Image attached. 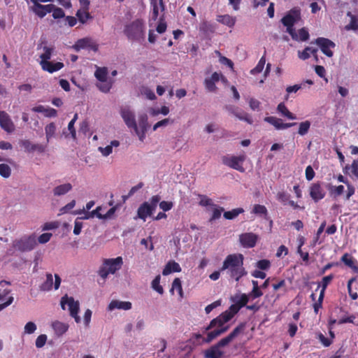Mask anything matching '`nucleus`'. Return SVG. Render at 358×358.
Listing matches in <instances>:
<instances>
[{
  "instance_id": "obj_1",
  "label": "nucleus",
  "mask_w": 358,
  "mask_h": 358,
  "mask_svg": "<svg viewBox=\"0 0 358 358\" xmlns=\"http://www.w3.org/2000/svg\"><path fill=\"white\" fill-rule=\"evenodd\" d=\"M228 270L229 276L236 281H238L241 278L245 275L247 272L243 267V256L242 254H230L228 255L224 260L222 271Z\"/></svg>"
},
{
  "instance_id": "obj_2",
  "label": "nucleus",
  "mask_w": 358,
  "mask_h": 358,
  "mask_svg": "<svg viewBox=\"0 0 358 358\" xmlns=\"http://www.w3.org/2000/svg\"><path fill=\"white\" fill-rule=\"evenodd\" d=\"M145 26L142 20L137 19L125 25L124 34L129 41H139L145 37Z\"/></svg>"
},
{
  "instance_id": "obj_3",
  "label": "nucleus",
  "mask_w": 358,
  "mask_h": 358,
  "mask_svg": "<svg viewBox=\"0 0 358 358\" xmlns=\"http://www.w3.org/2000/svg\"><path fill=\"white\" fill-rule=\"evenodd\" d=\"M123 262L121 256L115 259H104L98 273L105 280L110 273L113 274L122 267Z\"/></svg>"
},
{
  "instance_id": "obj_4",
  "label": "nucleus",
  "mask_w": 358,
  "mask_h": 358,
  "mask_svg": "<svg viewBox=\"0 0 358 358\" xmlns=\"http://www.w3.org/2000/svg\"><path fill=\"white\" fill-rule=\"evenodd\" d=\"M160 199V196L154 195L150 198V202H144L140 205L138 209H137V216L142 220L145 221L147 217L152 215L156 210Z\"/></svg>"
},
{
  "instance_id": "obj_5",
  "label": "nucleus",
  "mask_w": 358,
  "mask_h": 358,
  "mask_svg": "<svg viewBox=\"0 0 358 358\" xmlns=\"http://www.w3.org/2000/svg\"><path fill=\"white\" fill-rule=\"evenodd\" d=\"M60 303L62 308L64 310L66 309V305L68 306L69 315L75 320L76 323L81 322V318L78 315L80 310V303L78 301H75L73 297H69L67 295H65L61 299Z\"/></svg>"
},
{
  "instance_id": "obj_6",
  "label": "nucleus",
  "mask_w": 358,
  "mask_h": 358,
  "mask_svg": "<svg viewBox=\"0 0 358 358\" xmlns=\"http://www.w3.org/2000/svg\"><path fill=\"white\" fill-rule=\"evenodd\" d=\"M245 159V154L238 156H223L222 162L227 166L233 169L237 170L240 172H244L245 169L243 166V163Z\"/></svg>"
},
{
  "instance_id": "obj_7",
  "label": "nucleus",
  "mask_w": 358,
  "mask_h": 358,
  "mask_svg": "<svg viewBox=\"0 0 358 358\" xmlns=\"http://www.w3.org/2000/svg\"><path fill=\"white\" fill-rule=\"evenodd\" d=\"M311 43L317 44L322 53L328 57H332L334 56V52L332 51V48H334L335 43L330 39L319 37L315 40V41L311 42Z\"/></svg>"
},
{
  "instance_id": "obj_8",
  "label": "nucleus",
  "mask_w": 358,
  "mask_h": 358,
  "mask_svg": "<svg viewBox=\"0 0 358 358\" xmlns=\"http://www.w3.org/2000/svg\"><path fill=\"white\" fill-rule=\"evenodd\" d=\"M301 18V10L299 7H294L289 10L281 19L283 25L294 26Z\"/></svg>"
},
{
  "instance_id": "obj_9",
  "label": "nucleus",
  "mask_w": 358,
  "mask_h": 358,
  "mask_svg": "<svg viewBox=\"0 0 358 358\" xmlns=\"http://www.w3.org/2000/svg\"><path fill=\"white\" fill-rule=\"evenodd\" d=\"M120 115L126 125L129 128L133 129L138 134V124L134 113L129 108H123L120 110Z\"/></svg>"
},
{
  "instance_id": "obj_10",
  "label": "nucleus",
  "mask_w": 358,
  "mask_h": 358,
  "mask_svg": "<svg viewBox=\"0 0 358 358\" xmlns=\"http://www.w3.org/2000/svg\"><path fill=\"white\" fill-rule=\"evenodd\" d=\"M245 327V323H241L237 327H236L234 330L230 333L229 336H227L225 338H222L219 342L216 344L221 348L229 345L231 341L236 338L239 334L243 332Z\"/></svg>"
},
{
  "instance_id": "obj_11",
  "label": "nucleus",
  "mask_w": 358,
  "mask_h": 358,
  "mask_svg": "<svg viewBox=\"0 0 358 358\" xmlns=\"http://www.w3.org/2000/svg\"><path fill=\"white\" fill-rule=\"evenodd\" d=\"M309 194L313 200L317 203L321 201L326 195V192L322 187L320 182H314L309 187Z\"/></svg>"
},
{
  "instance_id": "obj_12",
  "label": "nucleus",
  "mask_w": 358,
  "mask_h": 358,
  "mask_svg": "<svg viewBox=\"0 0 358 358\" xmlns=\"http://www.w3.org/2000/svg\"><path fill=\"white\" fill-rule=\"evenodd\" d=\"M264 121L270 123L273 125L277 130H282L288 128H291V127H295L297 124V122H282V119L278 118L274 116H268L264 117Z\"/></svg>"
},
{
  "instance_id": "obj_13",
  "label": "nucleus",
  "mask_w": 358,
  "mask_h": 358,
  "mask_svg": "<svg viewBox=\"0 0 358 358\" xmlns=\"http://www.w3.org/2000/svg\"><path fill=\"white\" fill-rule=\"evenodd\" d=\"M231 318H233V317L227 310L216 318L213 319L210 322V324L206 327V330H210V329L215 327H224V324L229 321Z\"/></svg>"
},
{
  "instance_id": "obj_14",
  "label": "nucleus",
  "mask_w": 358,
  "mask_h": 358,
  "mask_svg": "<svg viewBox=\"0 0 358 358\" xmlns=\"http://www.w3.org/2000/svg\"><path fill=\"white\" fill-rule=\"evenodd\" d=\"M259 236L252 232L243 233L239 236L240 243L243 246H255Z\"/></svg>"
},
{
  "instance_id": "obj_15",
  "label": "nucleus",
  "mask_w": 358,
  "mask_h": 358,
  "mask_svg": "<svg viewBox=\"0 0 358 358\" xmlns=\"http://www.w3.org/2000/svg\"><path fill=\"white\" fill-rule=\"evenodd\" d=\"M224 109L241 120H244L248 124H252L253 122L252 117L247 113L244 111L237 112L238 108L234 105H226Z\"/></svg>"
},
{
  "instance_id": "obj_16",
  "label": "nucleus",
  "mask_w": 358,
  "mask_h": 358,
  "mask_svg": "<svg viewBox=\"0 0 358 358\" xmlns=\"http://www.w3.org/2000/svg\"><path fill=\"white\" fill-rule=\"evenodd\" d=\"M0 127L8 133H12L14 131L13 122L5 111H0Z\"/></svg>"
},
{
  "instance_id": "obj_17",
  "label": "nucleus",
  "mask_w": 358,
  "mask_h": 358,
  "mask_svg": "<svg viewBox=\"0 0 358 358\" xmlns=\"http://www.w3.org/2000/svg\"><path fill=\"white\" fill-rule=\"evenodd\" d=\"M53 8L54 4H36V6H33L31 9L36 15H37L38 17L40 18H43L47 15L48 13L52 11Z\"/></svg>"
},
{
  "instance_id": "obj_18",
  "label": "nucleus",
  "mask_w": 358,
  "mask_h": 358,
  "mask_svg": "<svg viewBox=\"0 0 358 358\" xmlns=\"http://www.w3.org/2000/svg\"><path fill=\"white\" fill-rule=\"evenodd\" d=\"M36 238L35 234L24 235L16 241L13 246H34L36 244Z\"/></svg>"
},
{
  "instance_id": "obj_19",
  "label": "nucleus",
  "mask_w": 358,
  "mask_h": 358,
  "mask_svg": "<svg viewBox=\"0 0 358 358\" xmlns=\"http://www.w3.org/2000/svg\"><path fill=\"white\" fill-rule=\"evenodd\" d=\"M74 48L78 50L82 48H89L92 49L94 51H96L99 48L98 45L93 42L92 40L89 38H83L78 40L74 45Z\"/></svg>"
},
{
  "instance_id": "obj_20",
  "label": "nucleus",
  "mask_w": 358,
  "mask_h": 358,
  "mask_svg": "<svg viewBox=\"0 0 358 358\" xmlns=\"http://www.w3.org/2000/svg\"><path fill=\"white\" fill-rule=\"evenodd\" d=\"M220 75L216 72L213 73L210 78H207L204 80V85L207 90L210 92H215L217 87L215 83L220 80Z\"/></svg>"
},
{
  "instance_id": "obj_21",
  "label": "nucleus",
  "mask_w": 358,
  "mask_h": 358,
  "mask_svg": "<svg viewBox=\"0 0 358 358\" xmlns=\"http://www.w3.org/2000/svg\"><path fill=\"white\" fill-rule=\"evenodd\" d=\"M132 308V304L129 301H121L113 300L108 305V309L113 310L114 309L129 310Z\"/></svg>"
},
{
  "instance_id": "obj_22",
  "label": "nucleus",
  "mask_w": 358,
  "mask_h": 358,
  "mask_svg": "<svg viewBox=\"0 0 358 358\" xmlns=\"http://www.w3.org/2000/svg\"><path fill=\"white\" fill-rule=\"evenodd\" d=\"M204 355L206 358H221L224 352L217 344H215L206 350Z\"/></svg>"
},
{
  "instance_id": "obj_23",
  "label": "nucleus",
  "mask_w": 358,
  "mask_h": 358,
  "mask_svg": "<svg viewBox=\"0 0 358 358\" xmlns=\"http://www.w3.org/2000/svg\"><path fill=\"white\" fill-rule=\"evenodd\" d=\"M64 66V64L63 62H57L53 63L50 61L41 66L43 71H46L50 73L57 72V71H60Z\"/></svg>"
},
{
  "instance_id": "obj_24",
  "label": "nucleus",
  "mask_w": 358,
  "mask_h": 358,
  "mask_svg": "<svg viewBox=\"0 0 358 358\" xmlns=\"http://www.w3.org/2000/svg\"><path fill=\"white\" fill-rule=\"evenodd\" d=\"M52 327L54 329L55 334L58 336H61L66 334L69 328V325L66 323L60 321H55L52 323Z\"/></svg>"
},
{
  "instance_id": "obj_25",
  "label": "nucleus",
  "mask_w": 358,
  "mask_h": 358,
  "mask_svg": "<svg viewBox=\"0 0 358 358\" xmlns=\"http://www.w3.org/2000/svg\"><path fill=\"white\" fill-rule=\"evenodd\" d=\"M228 329H229V326L217 327V329H215L208 333L207 338H206L205 341L207 343H210L214 338H215L217 336H219L220 335L227 332Z\"/></svg>"
},
{
  "instance_id": "obj_26",
  "label": "nucleus",
  "mask_w": 358,
  "mask_h": 358,
  "mask_svg": "<svg viewBox=\"0 0 358 358\" xmlns=\"http://www.w3.org/2000/svg\"><path fill=\"white\" fill-rule=\"evenodd\" d=\"M341 261L344 263L345 265L352 268L354 271L358 272V266H357V262L351 255L345 253L341 257Z\"/></svg>"
},
{
  "instance_id": "obj_27",
  "label": "nucleus",
  "mask_w": 358,
  "mask_h": 358,
  "mask_svg": "<svg viewBox=\"0 0 358 358\" xmlns=\"http://www.w3.org/2000/svg\"><path fill=\"white\" fill-rule=\"evenodd\" d=\"M278 112L281 114L282 116L287 117L289 120H296V116L294 113H291L285 104L283 102L280 103L277 107Z\"/></svg>"
},
{
  "instance_id": "obj_28",
  "label": "nucleus",
  "mask_w": 358,
  "mask_h": 358,
  "mask_svg": "<svg viewBox=\"0 0 358 358\" xmlns=\"http://www.w3.org/2000/svg\"><path fill=\"white\" fill-rule=\"evenodd\" d=\"M318 50L309 46L306 47L303 50L298 51V56L301 60H306L310 57V53L315 55Z\"/></svg>"
},
{
  "instance_id": "obj_29",
  "label": "nucleus",
  "mask_w": 358,
  "mask_h": 358,
  "mask_svg": "<svg viewBox=\"0 0 358 358\" xmlns=\"http://www.w3.org/2000/svg\"><path fill=\"white\" fill-rule=\"evenodd\" d=\"M181 271L180 265L175 262H169L164 268L162 274L166 276L173 272H179Z\"/></svg>"
},
{
  "instance_id": "obj_30",
  "label": "nucleus",
  "mask_w": 358,
  "mask_h": 358,
  "mask_svg": "<svg viewBox=\"0 0 358 358\" xmlns=\"http://www.w3.org/2000/svg\"><path fill=\"white\" fill-rule=\"evenodd\" d=\"M120 146V141L117 140H113L110 145L105 148H99V150L103 156L107 157L113 152V148H117Z\"/></svg>"
},
{
  "instance_id": "obj_31",
  "label": "nucleus",
  "mask_w": 358,
  "mask_h": 358,
  "mask_svg": "<svg viewBox=\"0 0 358 358\" xmlns=\"http://www.w3.org/2000/svg\"><path fill=\"white\" fill-rule=\"evenodd\" d=\"M44 52L41 55L40 58L41 59L40 62L41 66L43 65L45 63H47L51 57L52 54L53 48L48 45H44L43 47Z\"/></svg>"
},
{
  "instance_id": "obj_32",
  "label": "nucleus",
  "mask_w": 358,
  "mask_h": 358,
  "mask_svg": "<svg viewBox=\"0 0 358 358\" xmlns=\"http://www.w3.org/2000/svg\"><path fill=\"white\" fill-rule=\"evenodd\" d=\"M72 185L70 183H66L57 186L53 189V194L55 196H61L66 194L68 192L71 190Z\"/></svg>"
},
{
  "instance_id": "obj_33",
  "label": "nucleus",
  "mask_w": 358,
  "mask_h": 358,
  "mask_svg": "<svg viewBox=\"0 0 358 358\" xmlns=\"http://www.w3.org/2000/svg\"><path fill=\"white\" fill-rule=\"evenodd\" d=\"M347 170L351 171V176H353L356 180H358V158L354 159L350 166L347 165L343 171L345 173H348Z\"/></svg>"
},
{
  "instance_id": "obj_34",
  "label": "nucleus",
  "mask_w": 358,
  "mask_h": 358,
  "mask_svg": "<svg viewBox=\"0 0 358 358\" xmlns=\"http://www.w3.org/2000/svg\"><path fill=\"white\" fill-rule=\"evenodd\" d=\"M217 20L222 24L227 25L229 27H232L236 22V19L229 16V14L217 16Z\"/></svg>"
},
{
  "instance_id": "obj_35",
  "label": "nucleus",
  "mask_w": 358,
  "mask_h": 358,
  "mask_svg": "<svg viewBox=\"0 0 358 358\" xmlns=\"http://www.w3.org/2000/svg\"><path fill=\"white\" fill-rule=\"evenodd\" d=\"M10 283L6 280L0 282V301H3L10 294V289L8 288Z\"/></svg>"
},
{
  "instance_id": "obj_36",
  "label": "nucleus",
  "mask_w": 358,
  "mask_h": 358,
  "mask_svg": "<svg viewBox=\"0 0 358 358\" xmlns=\"http://www.w3.org/2000/svg\"><path fill=\"white\" fill-rule=\"evenodd\" d=\"M76 17L83 24H85L89 19L92 18V16L89 13V10L85 9H79L76 13Z\"/></svg>"
},
{
  "instance_id": "obj_37",
  "label": "nucleus",
  "mask_w": 358,
  "mask_h": 358,
  "mask_svg": "<svg viewBox=\"0 0 358 358\" xmlns=\"http://www.w3.org/2000/svg\"><path fill=\"white\" fill-rule=\"evenodd\" d=\"M107 75L108 71L106 67H97L94 73L96 79L101 82H105L106 80Z\"/></svg>"
},
{
  "instance_id": "obj_38",
  "label": "nucleus",
  "mask_w": 358,
  "mask_h": 358,
  "mask_svg": "<svg viewBox=\"0 0 358 358\" xmlns=\"http://www.w3.org/2000/svg\"><path fill=\"white\" fill-rule=\"evenodd\" d=\"M244 212V209L242 208H238L232 209L231 210L226 211L224 213V217L228 220H231V219H234L237 217L239 214L243 213Z\"/></svg>"
},
{
  "instance_id": "obj_39",
  "label": "nucleus",
  "mask_w": 358,
  "mask_h": 358,
  "mask_svg": "<svg viewBox=\"0 0 358 358\" xmlns=\"http://www.w3.org/2000/svg\"><path fill=\"white\" fill-rule=\"evenodd\" d=\"M329 191L331 196H334V198H336L337 196L341 195L344 192V187L343 185H330L329 187Z\"/></svg>"
},
{
  "instance_id": "obj_40",
  "label": "nucleus",
  "mask_w": 358,
  "mask_h": 358,
  "mask_svg": "<svg viewBox=\"0 0 358 358\" xmlns=\"http://www.w3.org/2000/svg\"><path fill=\"white\" fill-rule=\"evenodd\" d=\"M52 287V276L51 273H47L46 280L40 286L42 291H50Z\"/></svg>"
},
{
  "instance_id": "obj_41",
  "label": "nucleus",
  "mask_w": 358,
  "mask_h": 358,
  "mask_svg": "<svg viewBox=\"0 0 358 358\" xmlns=\"http://www.w3.org/2000/svg\"><path fill=\"white\" fill-rule=\"evenodd\" d=\"M45 134L48 142L54 136L56 131V126L54 122H50L45 126Z\"/></svg>"
},
{
  "instance_id": "obj_42",
  "label": "nucleus",
  "mask_w": 358,
  "mask_h": 358,
  "mask_svg": "<svg viewBox=\"0 0 358 358\" xmlns=\"http://www.w3.org/2000/svg\"><path fill=\"white\" fill-rule=\"evenodd\" d=\"M174 290H176L178 292V294L180 298L183 297V291H182V284H181V281L179 278H175L173 281L171 292H173Z\"/></svg>"
},
{
  "instance_id": "obj_43",
  "label": "nucleus",
  "mask_w": 358,
  "mask_h": 358,
  "mask_svg": "<svg viewBox=\"0 0 358 358\" xmlns=\"http://www.w3.org/2000/svg\"><path fill=\"white\" fill-rule=\"evenodd\" d=\"M311 123L309 120H305L303 122H301L299 124V129L298 134L301 136L306 135L308 131L310 130Z\"/></svg>"
},
{
  "instance_id": "obj_44",
  "label": "nucleus",
  "mask_w": 358,
  "mask_h": 358,
  "mask_svg": "<svg viewBox=\"0 0 358 358\" xmlns=\"http://www.w3.org/2000/svg\"><path fill=\"white\" fill-rule=\"evenodd\" d=\"M265 57H262L259 61L257 66L250 70V74L256 75L262 72L264 67L265 66Z\"/></svg>"
},
{
  "instance_id": "obj_45",
  "label": "nucleus",
  "mask_w": 358,
  "mask_h": 358,
  "mask_svg": "<svg viewBox=\"0 0 358 358\" xmlns=\"http://www.w3.org/2000/svg\"><path fill=\"white\" fill-rule=\"evenodd\" d=\"M298 38L300 41H306L309 39L310 35L308 29L305 27L300 28L297 32Z\"/></svg>"
},
{
  "instance_id": "obj_46",
  "label": "nucleus",
  "mask_w": 358,
  "mask_h": 358,
  "mask_svg": "<svg viewBox=\"0 0 358 358\" xmlns=\"http://www.w3.org/2000/svg\"><path fill=\"white\" fill-rule=\"evenodd\" d=\"M78 115L76 113L73 117V119L68 124V130L69 131L72 138H76V131L74 128V124L76 121L78 120Z\"/></svg>"
},
{
  "instance_id": "obj_47",
  "label": "nucleus",
  "mask_w": 358,
  "mask_h": 358,
  "mask_svg": "<svg viewBox=\"0 0 358 358\" xmlns=\"http://www.w3.org/2000/svg\"><path fill=\"white\" fill-rule=\"evenodd\" d=\"M11 175V169L10 167L4 164H0V176L3 178H9Z\"/></svg>"
},
{
  "instance_id": "obj_48",
  "label": "nucleus",
  "mask_w": 358,
  "mask_h": 358,
  "mask_svg": "<svg viewBox=\"0 0 358 358\" xmlns=\"http://www.w3.org/2000/svg\"><path fill=\"white\" fill-rule=\"evenodd\" d=\"M334 276V274H329L327 276H325L322 280V289L320 290V292H322L323 295L324 296V292L327 288V287L329 285V284L332 281Z\"/></svg>"
},
{
  "instance_id": "obj_49",
  "label": "nucleus",
  "mask_w": 358,
  "mask_h": 358,
  "mask_svg": "<svg viewBox=\"0 0 358 358\" xmlns=\"http://www.w3.org/2000/svg\"><path fill=\"white\" fill-rule=\"evenodd\" d=\"M160 276L157 275L152 282V287L155 289L159 294H163L164 289L159 285Z\"/></svg>"
},
{
  "instance_id": "obj_50",
  "label": "nucleus",
  "mask_w": 358,
  "mask_h": 358,
  "mask_svg": "<svg viewBox=\"0 0 358 358\" xmlns=\"http://www.w3.org/2000/svg\"><path fill=\"white\" fill-rule=\"evenodd\" d=\"M51 12H52V17L54 19H61L65 17V12L64 10L61 8L56 7L55 5Z\"/></svg>"
},
{
  "instance_id": "obj_51",
  "label": "nucleus",
  "mask_w": 358,
  "mask_h": 358,
  "mask_svg": "<svg viewBox=\"0 0 358 358\" xmlns=\"http://www.w3.org/2000/svg\"><path fill=\"white\" fill-rule=\"evenodd\" d=\"M141 93L145 95L148 99L154 100L156 99V95L150 88L148 87H143L141 90Z\"/></svg>"
},
{
  "instance_id": "obj_52",
  "label": "nucleus",
  "mask_w": 358,
  "mask_h": 358,
  "mask_svg": "<svg viewBox=\"0 0 358 358\" xmlns=\"http://www.w3.org/2000/svg\"><path fill=\"white\" fill-rule=\"evenodd\" d=\"M174 120H171L170 118H165L162 120H159L153 126V130L156 131L158 128H160V127H166L167 124L170 123H173Z\"/></svg>"
},
{
  "instance_id": "obj_53",
  "label": "nucleus",
  "mask_w": 358,
  "mask_h": 358,
  "mask_svg": "<svg viewBox=\"0 0 358 358\" xmlns=\"http://www.w3.org/2000/svg\"><path fill=\"white\" fill-rule=\"evenodd\" d=\"M316 338L319 340V341L324 346V347H329L330 346L333 341L330 338H328L325 337L322 334L319 333L317 334V336Z\"/></svg>"
},
{
  "instance_id": "obj_54",
  "label": "nucleus",
  "mask_w": 358,
  "mask_h": 358,
  "mask_svg": "<svg viewBox=\"0 0 358 358\" xmlns=\"http://www.w3.org/2000/svg\"><path fill=\"white\" fill-rule=\"evenodd\" d=\"M20 145L21 147L24 148V150L28 152H33V145L30 140L24 139L22 140L20 142Z\"/></svg>"
},
{
  "instance_id": "obj_55",
  "label": "nucleus",
  "mask_w": 358,
  "mask_h": 358,
  "mask_svg": "<svg viewBox=\"0 0 358 358\" xmlns=\"http://www.w3.org/2000/svg\"><path fill=\"white\" fill-rule=\"evenodd\" d=\"M48 340V336L45 334H41L37 337L35 341V345L36 348H42L43 347Z\"/></svg>"
},
{
  "instance_id": "obj_56",
  "label": "nucleus",
  "mask_w": 358,
  "mask_h": 358,
  "mask_svg": "<svg viewBox=\"0 0 358 358\" xmlns=\"http://www.w3.org/2000/svg\"><path fill=\"white\" fill-rule=\"evenodd\" d=\"M224 211V208L222 207L215 208L213 210L211 217H210V222H212L216 219L220 217L222 213Z\"/></svg>"
},
{
  "instance_id": "obj_57",
  "label": "nucleus",
  "mask_w": 358,
  "mask_h": 358,
  "mask_svg": "<svg viewBox=\"0 0 358 358\" xmlns=\"http://www.w3.org/2000/svg\"><path fill=\"white\" fill-rule=\"evenodd\" d=\"M256 266L261 270H267L271 266V262L267 259L259 260L256 263Z\"/></svg>"
},
{
  "instance_id": "obj_58",
  "label": "nucleus",
  "mask_w": 358,
  "mask_h": 358,
  "mask_svg": "<svg viewBox=\"0 0 358 358\" xmlns=\"http://www.w3.org/2000/svg\"><path fill=\"white\" fill-rule=\"evenodd\" d=\"M252 212L258 215H267V209L263 205L257 204L254 206Z\"/></svg>"
},
{
  "instance_id": "obj_59",
  "label": "nucleus",
  "mask_w": 358,
  "mask_h": 358,
  "mask_svg": "<svg viewBox=\"0 0 358 358\" xmlns=\"http://www.w3.org/2000/svg\"><path fill=\"white\" fill-rule=\"evenodd\" d=\"M345 29H358V20L355 15H351V20L349 24L345 26Z\"/></svg>"
},
{
  "instance_id": "obj_60",
  "label": "nucleus",
  "mask_w": 358,
  "mask_h": 358,
  "mask_svg": "<svg viewBox=\"0 0 358 358\" xmlns=\"http://www.w3.org/2000/svg\"><path fill=\"white\" fill-rule=\"evenodd\" d=\"M278 199L283 205H286L289 199V195L285 192H279L277 194Z\"/></svg>"
},
{
  "instance_id": "obj_61",
  "label": "nucleus",
  "mask_w": 358,
  "mask_h": 358,
  "mask_svg": "<svg viewBox=\"0 0 358 358\" xmlns=\"http://www.w3.org/2000/svg\"><path fill=\"white\" fill-rule=\"evenodd\" d=\"M158 203H159V208L164 212L169 211L171 209H172L173 207V202H171V201H162V202H159Z\"/></svg>"
},
{
  "instance_id": "obj_62",
  "label": "nucleus",
  "mask_w": 358,
  "mask_h": 358,
  "mask_svg": "<svg viewBox=\"0 0 358 358\" xmlns=\"http://www.w3.org/2000/svg\"><path fill=\"white\" fill-rule=\"evenodd\" d=\"M36 329V325L33 322H27L24 326V333L31 334Z\"/></svg>"
},
{
  "instance_id": "obj_63",
  "label": "nucleus",
  "mask_w": 358,
  "mask_h": 358,
  "mask_svg": "<svg viewBox=\"0 0 358 358\" xmlns=\"http://www.w3.org/2000/svg\"><path fill=\"white\" fill-rule=\"evenodd\" d=\"M306 178L308 180H311L315 176V172L311 166H308L305 170Z\"/></svg>"
},
{
  "instance_id": "obj_64",
  "label": "nucleus",
  "mask_w": 358,
  "mask_h": 358,
  "mask_svg": "<svg viewBox=\"0 0 358 358\" xmlns=\"http://www.w3.org/2000/svg\"><path fill=\"white\" fill-rule=\"evenodd\" d=\"M248 296H246L245 294H243L239 299V300L236 303L240 308L247 306V303L248 302Z\"/></svg>"
}]
</instances>
